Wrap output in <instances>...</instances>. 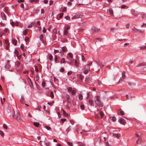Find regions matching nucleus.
<instances>
[{
  "instance_id": "1",
  "label": "nucleus",
  "mask_w": 146,
  "mask_h": 146,
  "mask_svg": "<svg viewBox=\"0 0 146 146\" xmlns=\"http://www.w3.org/2000/svg\"><path fill=\"white\" fill-rule=\"evenodd\" d=\"M95 103L98 106L102 107L103 104L100 100V97L98 96H97L94 99Z\"/></svg>"
},
{
  "instance_id": "2",
  "label": "nucleus",
  "mask_w": 146,
  "mask_h": 146,
  "mask_svg": "<svg viewBox=\"0 0 146 146\" xmlns=\"http://www.w3.org/2000/svg\"><path fill=\"white\" fill-rule=\"evenodd\" d=\"M13 116L14 119L17 120L19 122L21 123L22 122V119L21 118V116L19 113L17 112L16 114L14 115L13 113Z\"/></svg>"
},
{
  "instance_id": "3",
  "label": "nucleus",
  "mask_w": 146,
  "mask_h": 146,
  "mask_svg": "<svg viewBox=\"0 0 146 146\" xmlns=\"http://www.w3.org/2000/svg\"><path fill=\"white\" fill-rule=\"evenodd\" d=\"M131 12L132 15H134V16L137 17L138 15L139 14V13L136 12L135 10L133 9H132L131 10Z\"/></svg>"
},
{
  "instance_id": "4",
  "label": "nucleus",
  "mask_w": 146,
  "mask_h": 146,
  "mask_svg": "<svg viewBox=\"0 0 146 146\" xmlns=\"http://www.w3.org/2000/svg\"><path fill=\"white\" fill-rule=\"evenodd\" d=\"M100 30V29H97L95 27H93L91 29V31L93 33L97 32Z\"/></svg>"
},
{
  "instance_id": "5",
  "label": "nucleus",
  "mask_w": 146,
  "mask_h": 146,
  "mask_svg": "<svg viewBox=\"0 0 146 146\" xmlns=\"http://www.w3.org/2000/svg\"><path fill=\"white\" fill-rule=\"evenodd\" d=\"M82 15H80V14L76 15H75L74 16H73L72 18V19H77V18H80V17H82Z\"/></svg>"
},
{
  "instance_id": "6",
  "label": "nucleus",
  "mask_w": 146,
  "mask_h": 146,
  "mask_svg": "<svg viewBox=\"0 0 146 146\" xmlns=\"http://www.w3.org/2000/svg\"><path fill=\"white\" fill-rule=\"evenodd\" d=\"M1 16L2 19L5 20H6V16L3 12L1 13Z\"/></svg>"
},
{
  "instance_id": "7",
  "label": "nucleus",
  "mask_w": 146,
  "mask_h": 146,
  "mask_svg": "<svg viewBox=\"0 0 146 146\" xmlns=\"http://www.w3.org/2000/svg\"><path fill=\"white\" fill-rule=\"evenodd\" d=\"M67 50V49L66 46L63 47L62 48V51L60 52L61 53V54L63 55L64 54V52H66Z\"/></svg>"
},
{
  "instance_id": "8",
  "label": "nucleus",
  "mask_w": 146,
  "mask_h": 146,
  "mask_svg": "<svg viewBox=\"0 0 146 146\" xmlns=\"http://www.w3.org/2000/svg\"><path fill=\"white\" fill-rule=\"evenodd\" d=\"M119 121L121 124L123 125H125L126 123L125 120L123 118H121L119 120Z\"/></svg>"
},
{
  "instance_id": "9",
  "label": "nucleus",
  "mask_w": 146,
  "mask_h": 146,
  "mask_svg": "<svg viewBox=\"0 0 146 146\" xmlns=\"http://www.w3.org/2000/svg\"><path fill=\"white\" fill-rule=\"evenodd\" d=\"M125 72L123 71L122 74V77L120 78V81H122L125 78Z\"/></svg>"
},
{
  "instance_id": "10",
  "label": "nucleus",
  "mask_w": 146,
  "mask_h": 146,
  "mask_svg": "<svg viewBox=\"0 0 146 146\" xmlns=\"http://www.w3.org/2000/svg\"><path fill=\"white\" fill-rule=\"evenodd\" d=\"M120 134L119 133H113V136L116 137L117 138H119L120 136Z\"/></svg>"
},
{
  "instance_id": "11",
  "label": "nucleus",
  "mask_w": 146,
  "mask_h": 146,
  "mask_svg": "<svg viewBox=\"0 0 146 146\" xmlns=\"http://www.w3.org/2000/svg\"><path fill=\"white\" fill-rule=\"evenodd\" d=\"M97 63L100 66V68H102L104 67V65L102 64L99 61L97 60Z\"/></svg>"
},
{
  "instance_id": "12",
  "label": "nucleus",
  "mask_w": 146,
  "mask_h": 146,
  "mask_svg": "<svg viewBox=\"0 0 146 146\" xmlns=\"http://www.w3.org/2000/svg\"><path fill=\"white\" fill-rule=\"evenodd\" d=\"M88 103L89 104L90 106H92L93 105L94 102L93 100L92 99H90L89 100Z\"/></svg>"
},
{
  "instance_id": "13",
  "label": "nucleus",
  "mask_w": 146,
  "mask_h": 146,
  "mask_svg": "<svg viewBox=\"0 0 146 146\" xmlns=\"http://www.w3.org/2000/svg\"><path fill=\"white\" fill-rule=\"evenodd\" d=\"M39 38L40 40L42 41L43 43H44V41L43 40V36L42 35H41L39 36Z\"/></svg>"
},
{
  "instance_id": "14",
  "label": "nucleus",
  "mask_w": 146,
  "mask_h": 146,
  "mask_svg": "<svg viewBox=\"0 0 146 146\" xmlns=\"http://www.w3.org/2000/svg\"><path fill=\"white\" fill-rule=\"evenodd\" d=\"M66 98L67 99V101L68 103H70V96L68 95H67Z\"/></svg>"
},
{
  "instance_id": "15",
  "label": "nucleus",
  "mask_w": 146,
  "mask_h": 146,
  "mask_svg": "<svg viewBox=\"0 0 146 146\" xmlns=\"http://www.w3.org/2000/svg\"><path fill=\"white\" fill-rule=\"evenodd\" d=\"M145 65V63H143L137 64V67H140Z\"/></svg>"
},
{
  "instance_id": "16",
  "label": "nucleus",
  "mask_w": 146,
  "mask_h": 146,
  "mask_svg": "<svg viewBox=\"0 0 146 146\" xmlns=\"http://www.w3.org/2000/svg\"><path fill=\"white\" fill-rule=\"evenodd\" d=\"M142 141V140L140 138H138L136 141V143L137 144L140 143Z\"/></svg>"
},
{
  "instance_id": "17",
  "label": "nucleus",
  "mask_w": 146,
  "mask_h": 146,
  "mask_svg": "<svg viewBox=\"0 0 146 146\" xmlns=\"http://www.w3.org/2000/svg\"><path fill=\"white\" fill-rule=\"evenodd\" d=\"M12 43L15 45H16L17 41L15 40L14 39H13L12 40Z\"/></svg>"
},
{
  "instance_id": "18",
  "label": "nucleus",
  "mask_w": 146,
  "mask_h": 146,
  "mask_svg": "<svg viewBox=\"0 0 146 146\" xmlns=\"http://www.w3.org/2000/svg\"><path fill=\"white\" fill-rule=\"evenodd\" d=\"M68 31L66 30V29H65L64 31V32H63V34L64 35H67L68 34Z\"/></svg>"
},
{
  "instance_id": "19",
  "label": "nucleus",
  "mask_w": 146,
  "mask_h": 146,
  "mask_svg": "<svg viewBox=\"0 0 146 146\" xmlns=\"http://www.w3.org/2000/svg\"><path fill=\"white\" fill-rule=\"evenodd\" d=\"M100 116L101 117V118L104 115V113L102 111H100Z\"/></svg>"
},
{
  "instance_id": "20",
  "label": "nucleus",
  "mask_w": 146,
  "mask_h": 146,
  "mask_svg": "<svg viewBox=\"0 0 146 146\" xmlns=\"http://www.w3.org/2000/svg\"><path fill=\"white\" fill-rule=\"evenodd\" d=\"M90 66L89 65L87 64L86 66L85 67V69L86 70H89L90 69Z\"/></svg>"
},
{
  "instance_id": "21",
  "label": "nucleus",
  "mask_w": 146,
  "mask_h": 146,
  "mask_svg": "<svg viewBox=\"0 0 146 146\" xmlns=\"http://www.w3.org/2000/svg\"><path fill=\"white\" fill-rule=\"evenodd\" d=\"M27 33V29H26L24 30L23 33V35L25 36Z\"/></svg>"
},
{
  "instance_id": "22",
  "label": "nucleus",
  "mask_w": 146,
  "mask_h": 146,
  "mask_svg": "<svg viewBox=\"0 0 146 146\" xmlns=\"http://www.w3.org/2000/svg\"><path fill=\"white\" fill-rule=\"evenodd\" d=\"M109 12L110 15H113V10L111 9H110L109 10Z\"/></svg>"
},
{
  "instance_id": "23",
  "label": "nucleus",
  "mask_w": 146,
  "mask_h": 146,
  "mask_svg": "<svg viewBox=\"0 0 146 146\" xmlns=\"http://www.w3.org/2000/svg\"><path fill=\"white\" fill-rule=\"evenodd\" d=\"M65 62V59L64 58H62L60 62V63H64Z\"/></svg>"
},
{
  "instance_id": "24",
  "label": "nucleus",
  "mask_w": 146,
  "mask_h": 146,
  "mask_svg": "<svg viewBox=\"0 0 146 146\" xmlns=\"http://www.w3.org/2000/svg\"><path fill=\"white\" fill-rule=\"evenodd\" d=\"M78 98L79 100H81L83 99V96L82 95L80 94L79 95Z\"/></svg>"
},
{
  "instance_id": "25",
  "label": "nucleus",
  "mask_w": 146,
  "mask_h": 146,
  "mask_svg": "<svg viewBox=\"0 0 146 146\" xmlns=\"http://www.w3.org/2000/svg\"><path fill=\"white\" fill-rule=\"evenodd\" d=\"M10 67V65L9 64H6V65L5 66V68H9Z\"/></svg>"
},
{
  "instance_id": "26",
  "label": "nucleus",
  "mask_w": 146,
  "mask_h": 146,
  "mask_svg": "<svg viewBox=\"0 0 146 146\" xmlns=\"http://www.w3.org/2000/svg\"><path fill=\"white\" fill-rule=\"evenodd\" d=\"M111 118L112 121H113L115 122L116 121V118L115 117H111Z\"/></svg>"
},
{
  "instance_id": "27",
  "label": "nucleus",
  "mask_w": 146,
  "mask_h": 146,
  "mask_svg": "<svg viewBox=\"0 0 146 146\" xmlns=\"http://www.w3.org/2000/svg\"><path fill=\"white\" fill-rule=\"evenodd\" d=\"M68 55H69V56L70 58H73V55L72 53H69L68 54Z\"/></svg>"
},
{
  "instance_id": "28",
  "label": "nucleus",
  "mask_w": 146,
  "mask_h": 146,
  "mask_svg": "<svg viewBox=\"0 0 146 146\" xmlns=\"http://www.w3.org/2000/svg\"><path fill=\"white\" fill-rule=\"evenodd\" d=\"M34 124L36 127H38L39 125V123H38L35 122L34 123Z\"/></svg>"
},
{
  "instance_id": "29",
  "label": "nucleus",
  "mask_w": 146,
  "mask_h": 146,
  "mask_svg": "<svg viewBox=\"0 0 146 146\" xmlns=\"http://www.w3.org/2000/svg\"><path fill=\"white\" fill-rule=\"evenodd\" d=\"M63 114L65 116H67L68 115V114L64 110H63Z\"/></svg>"
},
{
  "instance_id": "30",
  "label": "nucleus",
  "mask_w": 146,
  "mask_h": 146,
  "mask_svg": "<svg viewBox=\"0 0 146 146\" xmlns=\"http://www.w3.org/2000/svg\"><path fill=\"white\" fill-rule=\"evenodd\" d=\"M128 7H127L125 5H122V6H121V8H122V9H123V8H125V9H127L128 8Z\"/></svg>"
},
{
  "instance_id": "31",
  "label": "nucleus",
  "mask_w": 146,
  "mask_h": 146,
  "mask_svg": "<svg viewBox=\"0 0 146 146\" xmlns=\"http://www.w3.org/2000/svg\"><path fill=\"white\" fill-rule=\"evenodd\" d=\"M132 30L135 31L137 32V31H139V30L135 28V27H133L132 29Z\"/></svg>"
},
{
  "instance_id": "32",
  "label": "nucleus",
  "mask_w": 146,
  "mask_h": 146,
  "mask_svg": "<svg viewBox=\"0 0 146 146\" xmlns=\"http://www.w3.org/2000/svg\"><path fill=\"white\" fill-rule=\"evenodd\" d=\"M80 108L81 109H82V110H83L84 109L85 106L83 105H82L80 106Z\"/></svg>"
},
{
  "instance_id": "33",
  "label": "nucleus",
  "mask_w": 146,
  "mask_h": 146,
  "mask_svg": "<svg viewBox=\"0 0 146 146\" xmlns=\"http://www.w3.org/2000/svg\"><path fill=\"white\" fill-rule=\"evenodd\" d=\"M50 97L52 98H53L54 97V95L53 93L52 92H50Z\"/></svg>"
},
{
  "instance_id": "34",
  "label": "nucleus",
  "mask_w": 146,
  "mask_h": 146,
  "mask_svg": "<svg viewBox=\"0 0 146 146\" xmlns=\"http://www.w3.org/2000/svg\"><path fill=\"white\" fill-rule=\"evenodd\" d=\"M49 58L50 60H52L53 58L52 56V55H50L49 56Z\"/></svg>"
},
{
  "instance_id": "35",
  "label": "nucleus",
  "mask_w": 146,
  "mask_h": 146,
  "mask_svg": "<svg viewBox=\"0 0 146 146\" xmlns=\"http://www.w3.org/2000/svg\"><path fill=\"white\" fill-rule=\"evenodd\" d=\"M3 127L5 129H7V126L5 124H4L3 125Z\"/></svg>"
},
{
  "instance_id": "36",
  "label": "nucleus",
  "mask_w": 146,
  "mask_h": 146,
  "mask_svg": "<svg viewBox=\"0 0 146 146\" xmlns=\"http://www.w3.org/2000/svg\"><path fill=\"white\" fill-rule=\"evenodd\" d=\"M0 134L2 137L4 136V133L1 131H0Z\"/></svg>"
},
{
  "instance_id": "37",
  "label": "nucleus",
  "mask_w": 146,
  "mask_h": 146,
  "mask_svg": "<svg viewBox=\"0 0 146 146\" xmlns=\"http://www.w3.org/2000/svg\"><path fill=\"white\" fill-rule=\"evenodd\" d=\"M135 135L136 136L138 137H141V134L140 133L139 134L137 133L135 134Z\"/></svg>"
},
{
  "instance_id": "38",
  "label": "nucleus",
  "mask_w": 146,
  "mask_h": 146,
  "mask_svg": "<svg viewBox=\"0 0 146 146\" xmlns=\"http://www.w3.org/2000/svg\"><path fill=\"white\" fill-rule=\"evenodd\" d=\"M142 18L143 19L145 18H146V14H143L142 15Z\"/></svg>"
},
{
  "instance_id": "39",
  "label": "nucleus",
  "mask_w": 146,
  "mask_h": 146,
  "mask_svg": "<svg viewBox=\"0 0 146 146\" xmlns=\"http://www.w3.org/2000/svg\"><path fill=\"white\" fill-rule=\"evenodd\" d=\"M45 84L46 83L44 82L43 81L42 82V86H43V87H44L45 86Z\"/></svg>"
},
{
  "instance_id": "40",
  "label": "nucleus",
  "mask_w": 146,
  "mask_h": 146,
  "mask_svg": "<svg viewBox=\"0 0 146 146\" xmlns=\"http://www.w3.org/2000/svg\"><path fill=\"white\" fill-rule=\"evenodd\" d=\"M74 63H75V65L76 66H78V62L77 61L75 60Z\"/></svg>"
},
{
  "instance_id": "41",
  "label": "nucleus",
  "mask_w": 146,
  "mask_h": 146,
  "mask_svg": "<svg viewBox=\"0 0 146 146\" xmlns=\"http://www.w3.org/2000/svg\"><path fill=\"white\" fill-rule=\"evenodd\" d=\"M65 18L67 20H70V17L69 16H67L65 17Z\"/></svg>"
},
{
  "instance_id": "42",
  "label": "nucleus",
  "mask_w": 146,
  "mask_h": 146,
  "mask_svg": "<svg viewBox=\"0 0 146 146\" xmlns=\"http://www.w3.org/2000/svg\"><path fill=\"white\" fill-rule=\"evenodd\" d=\"M128 84L130 86H131V87L134 86V84L132 83H129Z\"/></svg>"
},
{
  "instance_id": "43",
  "label": "nucleus",
  "mask_w": 146,
  "mask_h": 146,
  "mask_svg": "<svg viewBox=\"0 0 146 146\" xmlns=\"http://www.w3.org/2000/svg\"><path fill=\"white\" fill-rule=\"evenodd\" d=\"M68 145L70 146H73L72 143L71 142H67Z\"/></svg>"
},
{
  "instance_id": "44",
  "label": "nucleus",
  "mask_w": 146,
  "mask_h": 146,
  "mask_svg": "<svg viewBox=\"0 0 146 146\" xmlns=\"http://www.w3.org/2000/svg\"><path fill=\"white\" fill-rule=\"evenodd\" d=\"M20 7L22 8L23 9H24V4L23 3H22L21 4V6Z\"/></svg>"
},
{
  "instance_id": "45",
  "label": "nucleus",
  "mask_w": 146,
  "mask_h": 146,
  "mask_svg": "<svg viewBox=\"0 0 146 146\" xmlns=\"http://www.w3.org/2000/svg\"><path fill=\"white\" fill-rule=\"evenodd\" d=\"M20 102L22 104H24V101L23 98H21L20 100Z\"/></svg>"
},
{
  "instance_id": "46",
  "label": "nucleus",
  "mask_w": 146,
  "mask_h": 146,
  "mask_svg": "<svg viewBox=\"0 0 146 146\" xmlns=\"http://www.w3.org/2000/svg\"><path fill=\"white\" fill-rule=\"evenodd\" d=\"M25 40L26 41H29V38L26 36L25 38Z\"/></svg>"
},
{
  "instance_id": "47",
  "label": "nucleus",
  "mask_w": 146,
  "mask_h": 146,
  "mask_svg": "<svg viewBox=\"0 0 146 146\" xmlns=\"http://www.w3.org/2000/svg\"><path fill=\"white\" fill-rule=\"evenodd\" d=\"M72 88L71 87H69L68 88V91L69 92L72 91Z\"/></svg>"
},
{
  "instance_id": "48",
  "label": "nucleus",
  "mask_w": 146,
  "mask_h": 146,
  "mask_svg": "<svg viewBox=\"0 0 146 146\" xmlns=\"http://www.w3.org/2000/svg\"><path fill=\"white\" fill-rule=\"evenodd\" d=\"M5 43L8 44V46H9V41L7 40H5Z\"/></svg>"
},
{
  "instance_id": "49",
  "label": "nucleus",
  "mask_w": 146,
  "mask_h": 146,
  "mask_svg": "<svg viewBox=\"0 0 146 146\" xmlns=\"http://www.w3.org/2000/svg\"><path fill=\"white\" fill-rule=\"evenodd\" d=\"M45 128L48 130H50L51 129V128L50 127L46 126L45 127Z\"/></svg>"
},
{
  "instance_id": "50",
  "label": "nucleus",
  "mask_w": 146,
  "mask_h": 146,
  "mask_svg": "<svg viewBox=\"0 0 146 146\" xmlns=\"http://www.w3.org/2000/svg\"><path fill=\"white\" fill-rule=\"evenodd\" d=\"M66 11V7H64L62 9L63 12H64Z\"/></svg>"
},
{
  "instance_id": "51",
  "label": "nucleus",
  "mask_w": 146,
  "mask_h": 146,
  "mask_svg": "<svg viewBox=\"0 0 146 146\" xmlns=\"http://www.w3.org/2000/svg\"><path fill=\"white\" fill-rule=\"evenodd\" d=\"M141 49H145L146 48V46H144L143 47H140Z\"/></svg>"
},
{
  "instance_id": "52",
  "label": "nucleus",
  "mask_w": 146,
  "mask_h": 146,
  "mask_svg": "<svg viewBox=\"0 0 146 146\" xmlns=\"http://www.w3.org/2000/svg\"><path fill=\"white\" fill-rule=\"evenodd\" d=\"M76 91L75 90H72V94L73 95L74 94L76 93Z\"/></svg>"
},
{
  "instance_id": "53",
  "label": "nucleus",
  "mask_w": 146,
  "mask_h": 146,
  "mask_svg": "<svg viewBox=\"0 0 146 146\" xmlns=\"http://www.w3.org/2000/svg\"><path fill=\"white\" fill-rule=\"evenodd\" d=\"M120 114L121 115H124L125 113L123 111H120Z\"/></svg>"
},
{
  "instance_id": "54",
  "label": "nucleus",
  "mask_w": 146,
  "mask_h": 146,
  "mask_svg": "<svg viewBox=\"0 0 146 146\" xmlns=\"http://www.w3.org/2000/svg\"><path fill=\"white\" fill-rule=\"evenodd\" d=\"M89 70H86L84 71V73L85 74H87Z\"/></svg>"
},
{
  "instance_id": "55",
  "label": "nucleus",
  "mask_w": 146,
  "mask_h": 146,
  "mask_svg": "<svg viewBox=\"0 0 146 146\" xmlns=\"http://www.w3.org/2000/svg\"><path fill=\"white\" fill-rule=\"evenodd\" d=\"M55 58H54V61L55 62H56V61H57V60H58V58H57V57L55 55Z\"/></svg>"
},
{
  "instance_id": "56",
  "label": "nucleus",
  "mask_w": 146,
  "mask_h": 146,
  "mask_svg": "<svg viewBox=\"0 0 146 146\" xmlns=\"http://www.w3.org/2000/svg\"><path fill=\"white\" fill-rule=\"evenodd\" d=\"M63 13H61L60 14L59 17L60 18H61L63 16Z\"/></svg>"
},
{
  "instance_id": "57",
  "label": "nucleus",
  "mask_w": 146,
  "mask_h": 146,
  "mask_svg": "<svg viewBox=\"0 0 146 146\" xmlns=\"http://www.w3.org/2000/svg\"><path fill=\"white\" fill-rule=\"evenodd\" d=\"M24 45L23 44H22L21 46V48L22 50H23L24 49Z\"/></svg>"
},
{
  "instance_id": "58",
  "label": "nucleus",
  "mask_w": 146,
  "mask_h": 146,
  "mask_svg": "<svg viewBox=\"0 0 146 146\" xmlns=\"http://www.w3.org/2000/svg\"><path fill=\"white\" fill-rule=\"evenodd\" d=\"M45 144L46 146H49L50 145V143L49 142H46Z\"/></svg>"
},
{
  "instance_id": "59",
  "label": "nucleus",
  "mask_w": 146,
  "mask_h": 146,
  "mask_svg": "<svg viewBox=\"0 0 146 146\" xmlns=\"http://www.w3.org/2000/svg\"><path fill=\"white\" fill-rule=\"evenodd\" d=\"M16 66L17 67H19V66L20 65V63L19 62H17L16 64Z\"/></svg>"
},
{
  "instance_id": "60",
  "label": "nucleus",
  "mask_w": 146,
  "mask_h": 146,
  "mask_svg": "<svg viewBox=\"0 0 146 146\" xmlns=\"http://www.w3.org/2000/svg\"><path fill=\"white\" fill-rule=\"evenodd\" d=\"M41 108V107L38 106L37 109H36V110H38L39 111H40V109Z\"/></svg>"
},
{
  "instance_id": "61",
  "label": "nucleus",
  "mask_w": 146,
  "mask_h": 146,
  "mask_svg": "<svg viewBox=\"0 0 146 146\" xmlns=\"http://www.w3.org/2000/svg\"><path fill=\"white\" fill-rule=\"evenodd\" d=\"M42 31L44 33H45L46 31V29L44 27L43 29L42 30Z\"/></svg>"
},
{
  "instance_id": "62",
  "label": "nucleus",
  "mask_w": 146,
  "mask_h": 146,
  "mask_svg": "<svg viewBox=\"0 0 146 146\" xmlns=\"http://www.w3.org/2000/svg\"><path fill=\"white\" fill-rule=\"evenodd\" d=\"M141 27H146V24L143 23L141 26Z\"/></svg>"
},
{
  "instance_id": "63",
  "label": "nucleus",
  "mask_w": 146,
  "mask_h": 146,
  "mask_svg": "<svg viewBox=\"0 0 146 146\" xmlns=\"http://www.w3.org/2000/svg\"><path fill=\"white\" fill-rule=\"evenodd\" d=\"M72 4V3L70 2V1H69L68 2V5H69L70 6Z\"/></svg>"
},
{
  "instance_id": "64",
  "label": "nucleus",
  "mask_w": 146,
  "mask_h": 146,
  "mask_svg": "<svg viewBox=\"0 0 146 146\" xmlns=\"http://www.w3.org/2000/svg\"><path fill=\"white\" fill-rule=\"evenodd\" d=\"M35 79L36 80H39V77L38 76L36 77L35 78Z\"/></svg>"
}]
</instances>
